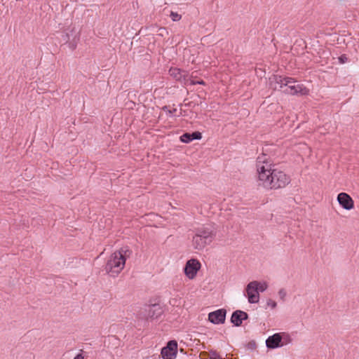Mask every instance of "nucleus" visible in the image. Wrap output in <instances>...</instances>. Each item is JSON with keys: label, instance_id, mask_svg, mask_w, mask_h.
<instances>
[{"label": "nucleus", "instance_id": "obj_1", "mask_svg": "<svg viewBox=\"0 0 359 359\" xmlns=\"http://www.w3.org/2000/svg\"><path fill=\"white\" fill-rule=\"evenodd\" d=\"M257 185L265 190H276L285 187L290 177L278 169L265 154L258 156L256 163Z\"/></svg>", "mask_w": 359, "mask_h": 359}, {"label": "nucleus", "instance_id": "obj_2", "mask_svg": "<svg viewBox=\"0 0 359 359\" xmlns=\"http://www.w3.org/2000/svg\"><path fill=\"white\" fill-rule=\"evenodd\" d=\"M128 247H123L113 252L107 259L104 269L111 277H116L124 269L126 261L131 255Z\"/></svg>", "mask_w": 359, "mask_h": 359}, {"label": "nucleus", "instance_id": "obj_3", "mask_svg": "<svg viewBox=\"0 0 359 359\" xmlns=\"http://www.w3.org/2000/svg\"><path fill=\"white\" fill-rule=\"evenodd\" d=\"M286 88L284 93L292 95H306L309 93V90L306 88L303 84L298 83L294 79L286 77V81L284 83Z\"/></svg>", "mask_w": 359, "mask_h": 359}, {"label": "nucleus", "instance_id": "obj_4", "mask_svg": "<svg viewBox=\"0 0 359 359\" xmlns=\"http://www.w3.org/2000/svg\"><path fill=\"white\" fill-rule=\"evenodd\" d=\"M201 264L200 262L196 259H191L186 263L184 267V273L186 276L189 279H194L198 271L200 270Z\"/></svg>", "mask_w": 359, "mask_h": 359}, {"label": "nucleus", "instance_id": "obj_5", "mask_svg": "<svg viewBox=\"0 0 359 359\" xmlns=\"http://www.w3.org/2000/svg\"><path fill=\"white\" fill-rule=\"evenodd\" d=\"M196 232L200 234L206 243L209 245L214 241L216 236V229L212 225L202 226L196 230Z\"/></svg>", "mask_w": 359, "mask_h": 359}, {"label": "nucleus", "instance_id": "obj_6", "mask_svg": "<svg viewBox=\"0 0 359 359\" xmlns=\"http://www.w3.org/2000/svg\"><path fill=\"white\" fill-rule=\"evenodd\" d=\"M257 281L254 280L248 283L246 287L248 302L251 304L257 303L259 300V294L257 287Z\"/></svg>", "mask_w": 359, "mask_h": 359}, {"label": "nucleus", "instance_id": "obj_7", "mask_svg": "<svg viewBox=\"0 0 359 359\" xmlns=\"http://www.w3.org/2000/svg\"><path fill=\"white\" fill-rule=\"evenodd\" d=\"M177 343L174 341H170L167 346L162 348L161 355L163 359H174L177 355Z\"/></svg>", "mask_w": 359, "mask_h": 359}, {"label": "nucleus", "instance_id": "obj_8", "mask_svg": "<svg viewBox=\"0 0 359 359\" xmlns=\"http://www.w3.org/2000/svg\"><path fill=\"white\" fill-rule=\"evenodd\" d=\"M337 201L339 205L345 210H349L353 208L354 201L352 198L346 193L342 192L338 194Z\"/></svg>", "mask_w": 359, "mask_h": 359}, {"label": "nucleus", "instance_id": "obj_9", "mask_svg": "<svg viewBox=\"0 0 359 359\" xmlns=\"http://www.w3.org/2000/svg\"><path fill=\"white\" fill-rule=\"evenodd\" d=\"M226 318V310L218 309L215 311L211 312L208 315V320L214 324L223 323Z\"/></svg>", "mask_w": 359, "mask_h": 359}, {"label": "nucleus", "instance_id": "obj_10", "mask_svg": "<svg viewBox=\"0 0 359 359\" xmlns=\"http://www.w3.org/2000/svg\"><path fill=\"white\" fill-rule=\"evenodd\" d=\"M282 336L280 333H276L270 336L266 340V345L267 348L274 349L283 346L282 342Z\"/></svg>", "mask_w": 359, "mask_h": 359}, {"label": "nucleus", "instance_id": "obj_11", "mask_svg": "<svg viewBox=\"0 0 359 359\" xmlns=\"http://www.w3.org/2000/svg\"><path fill=\"white\" fill-rule=\"evenodd\" d=\"M286 77L273 75L269 78V86L273 90H278L285 87Z\"/></svg>", "mask_w": 359, "mask_h": 359}, {"label": "nucleus", "instance_id": "obj_12", "mask_svg": "<svg viewBox=\"0 0 359 359\" xmlns=\"http://www.w3.org/2000/svg\"><path fill=\"white\" fill-rule=\"evenodd\" d=\"M147 311V317L152 319L158 318L163 313L162 308L156 304L149 306Z\"/></svg>", "mask_w": 359, "mask_h": 359}, {"label": "nucleus", "instance_id": "obj_13", "mask_svg": "<svg viewBox=\"0 0 359 359\" xmlns=\"http://www.w3.org/2000/svg\"><path fill=\"white\" fill-rule=\"evenodd\" d=\"M202 135L200 132H194L192 133H184L180 136V140L184 143H189L194 140H201Z\"/></svg>", "mask_w": 359, "mask_h": 359}, {"label": "nucleus", "instance_id": "obj_14", "mask_svg": "<svg viewBox=\"0 0 359 359\" xmlns=\"http://www.w3.org/2000/svg\"><path fill=\"white\" fill-rule=\"evenodd\" d=\"M192 241L194 248L198 250H203L206 245H209L197 232L193 237Z\"/></svg>", "mask_w": 359, "mask_h": 359}, {"label": "nucleus", "instance_id": "obj_15", "mask_svg": "<svg viewBox=\"0 0 359 359\" xmlns=\"http://www.w3.org/2000/svg\"><path fill=\"white\" fill-rule=\"evenodd\" d=\"M169 74L171 76L175 79L177 81H185L186 80V73L184 71H182L180 69L177 67H171L169 69Z\"/></svg>", "mask_w": 359, "mask_h": 359}, {"label": "nucleus", "instance_id": "obj_16", "mask_svg": "<svg viewBox=\"0 0 359 359\" xmlns=\"http://www.w3.org/2000/svg\"><path fill=\"white\" fill-rule=\"evenodd\" d=\"M231 322L236 326H240L242 324L243 321L239 315V310H237L232 313Z\"/></svg>", "mask_w": 359, "mask_h": 359}, {"label": "nucleus", "instance_id": "obj_17", "mask_svg": "<svg viewBox=\"0 0 359 359\" xmlns=\"http://www.w3.org/2000/svg\"><path fill=\"white\" fill-rule=\"evenodd\" d=\"M257 284H258V286L257 287V289L258 290V292H264L268 287V284L266 282H258L257 281Z\"/></svg>", "mask_w": 359, "mask_h": 359}, {"label": "nucleus", "instance_id": "obj_18", "mask_svg": "<svg viewBox=\"0 0 359 359\" xmlns=\"http://www.w3.org/2000/svg\"><path fill=\"white\" fill-rule=\"evenodd\" d=\"M170 18L173 21L177 22L181 19L182 16L177 13L172 11L170 13Z\"/></svg>", "mask_w": 359, "mask_h": 359}, {"label": "nucleus", "instance_id": "obj_19", "mask_svg": "<svg viewBox=\"0 0 359 359\" xmlns=\"http://www.w3.org/2000/svg\"><path fill=\"white\" fill-rule=\"evenodd\" d=\"M282 337V339H283V342L282 344H283V345L290 343L292 341V339L288 334H284L283 337Z\"/></svg>", "mask_w": 359, "mask_h": 359}, {"label": "nucleus", "instance_id": "obj_20", "mask_svg": "<svg viewBox=\"0 0 359 359\" xmlns=\"http://www.w3.org/2000/svg\"><path fill=\"white\" fill-rule=\"evenodd\" d=\"M266 305L269 306V307H271L272 309H275L276 306H277V304L275 301L271 299H269L266 302Z\"/></svg>", "mask_w": 359, "mask_h": 359}, {"label": "nucleus", "instance_id": "obj_21", "mask_svg": "<svg viewBox=\"0 0 359 359\" xmlns=\"http://www.w3.org/2000/svg\"><path fill=\"white\" fill-rule=\"evenodd\" d=\"M286 294H287V293H286V291L285 290V289L282 288V289L279 290L278 295H279L280 299L285 300Z\"/></svg>", "mask_w": 359, "mask_h": 359}, {"label": "nucleus", "instance_id": "obj_22", "mask_svg": "<svg viewBox=\"0 0 359 359\" xmlns=\"http://www.w3.org/2000/svg\"><path fill=\"white\" fill-rule=\"evenodd\" d=\"M239 315H240V316L241 318L242 321L243 320L248 319V313L244 312V311H241V310H239Z\"/></svg>", "mask_w": 359, "mask_h": 359}, {"label": "nucleus", "instance_id": "obj_23", "mask_svg": "<svg viewBox=\"0 0 359 359\" xmlns=\"http://www.w3.org/2000/svg\"><path fill=\"white\" fill-rule=\"evenodd\" d=\"M189 83H190L191 85H196V84H201V85H204V84H205V82H204L203 80H201V81L190 80V81H189Z\"/></svg>", "mask_w": 359, "mask_h": 359}, {"label": "nucleus", "instance_id": "obj_24", "mask_svg": "<svg viewBox=\"0 0 359 359\" xmlns=\"http://www.w3.org/2000/svg\"><path fill=\"white\" fill-rule=\"evenodd\" d=\"M340 63H344L347 60V57L345 55H341L339 57Z\"/></svg>", "mask_w": 359, "mask_h": 359}, {"label": "nucleus", "instance_id": "obj_25", "mask_svg": "<svg viewBox=\"0 0 359 359\" xmlns=\"http://www.w3.org/2000/svg\"><path fill=\"white\" fill-rule=\"evenodd\" d=\"M74 359H85L84 356L81 353L77 354Z\"/></svg>", "mask_w": 359, "mask_h": 359}, {"label": "nucleus", "instance_id": "obj_26", "mask_svg": "<svg viewBox=\"0 0 359 359\" xmlns=\"http://www.w3.org/2000/svg\"><path fill=\"white\" fill-rule=\"evenodd\" d=\"M210 359H224L221 358L219 355L217 354H214L212 356L210 357Z\"/></svg>", "mask_w": 359, "mask_h": 359}, {"label": "nucleus", "instance_id": "obj_27", "mask_svg": "<svg viewBox=\"0 0 359 359\" xmlns=\"http://www.w3.org/2000/svg\"><path fill=\"white\" fill-rule=\"evenodd\" d=\"M168 113H169L170 114H172V111H170V110H168Z\"/></svg>", "mask_w": 359, "mask_h": 359}, {"label": "nucleus", "instance_id": "obj_28", "mask_svg": "<svg viewBox=\"0 0 359 359\" xmlns=\"http://www.w3.org/2000/svg\"><path fill=\"white\" fill-rule=\"evenodd\" d=\"M163 110H167V107H164L163 108Z\"/></svg>", "mask_w": 359, "mask_h": 359}]
</instances>
